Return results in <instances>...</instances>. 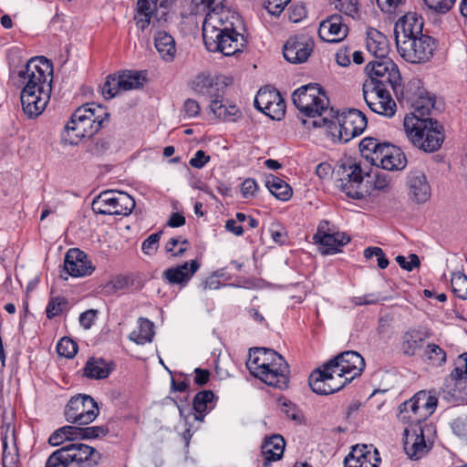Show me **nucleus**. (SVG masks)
Wrapping results in <instances>:
<instances>
[{
  "instance_id": "f257e3e1",
  "label": "nucleus",
  "mask_w": 467,
  "mask_h": 467,
  "mask_svg": "<svg viewBox=\"0 0 467 467\" xmlns=\"http://www.w3.org/2000/svg\"><path fill=\"white\" fill-rule=\"evenodd\" d=\"M373 72H367L368 79L363 84V97L371 111L387 118L394 116L397 106L391 95V88L398 99L404 98L401 77L396 64L378 65Z\"/></svg>"
},
{
  "instance_id": "f03ea898",
  "label": "nucleus",
  "mask_w": 467,
  "mask_h": 467,
  "mask_svg": "<svg viewBox=\"0 0 467 467\" xmlns=\"http://www.w3.org/2000/svg\"><path fill=\"white\" fill-rule=\"evenodd\" d=\"M52 63L44 57L31 58L18 72L24 88L20 100L23 111L29 118H36L46 109L51 90Z\"/></svg>"
},
{
  "instance_id": "7ed1b4c3",
  "label": "nucleus",
  "mask_w": 467,
  "mask_h": 467,
  "mask_svg": "<svg viewBox=\"0 0 467 467\" xmlns=\"http://www.w3.org/2000/svg\"><path fill=\"white\" fill-rule=\"evenodd\" d=\"M246 367L250 373L266 385L286 389L289 384V365L274 349L255 348L249 350Z\"/></svg>"
},
{
  "instance_id": "20e7f679",
  "label": "nucleus",
  "mask_w": 467,
  "mask_h": 467,
  "mask_svg": "<svg viewBox=\"0 0 467 467\" xmlns=\"http://www.w3.org/2000/svg\"><path fill=\"white\" fill-rule=\"evenodd\" d=\"M292 100L296 109L312 119L303 120L307 127H330L333 120L323 117L328 110L329 100L323 88L317 83H309L296 89L292 94Z\"/></svg>"
},
{
  "instance_id": "39448f33",
  "label": "nucleus",
  "mask_w": 467,
  "mask_h": 467,
  "mask_svg": "<svg viewBox=\"0 0 467 467\" xmlns=\"http://www.w3.org/2000/svg\"><path fill=\"white\" fill-rule=\"evenodd\" d=\"M403 127L412 145L424 152L437 151L445 139L443 127L432 118L420 119L406 116Z\"/></svg>"
},
{
  "instance_id": "423d86ee",
  "label": "nucleus",
  "mask_w": 467,
  "mask_h": 467,
  "mask_svg": "<svg viewBox=\"0 0 467 467\" xmlns=\"http://www.w3.org/2000/svg\"><path fill=\"white\" fill-rule=\"evenodd\" d=\"M105 109L95 103H88L78 108L65 126L70 144H77L82 138H90L97 133L108 117Z\"/></svg>"
},
{
  "instance_id": "0eeeda50",
  "label": "nucleus",
  "mask_w": 467,
  "mask_h": 467,
  "mask_svg": "<svg viewBox=\"0 0 467 467\" xmlns=\"http://www.w3.org/2000/svg\"><path fill=\"white\" fill-rule=\"evenodd\" d=\"M192 89L197 94L209 99L210 109L217 118L230 121L234 120L235 118L241 115L236 105L223 100V89L219 88V84L210 76L204 74L198 75L192 81Z\"/></svg>"
},
{
  "instance_id": "6e6552de",
  "label": "nucleus",
  "mask_w": 467,
  "mask_h": 467,
  "mask_svg": "<svg viewBox=\"0 0 467 467\" xmlns=\"http://www.w3.org/2000/svg\"><path fill=\"white\" fill-rule=\"evenodd\" d=\"M225 0H192V5L197 12H205V17L202 22V32L208 36V39L215 37V33L223 30L236 29L233 19L230 17V11L225 8L223 3ZM214 39V38H213ZM213 42V40H212Z\"/></svg>"
},
{
  "instance_id": "1a4fd4ad",
  "label": "nucleus",
  "mask_w": 467,
  "mask_h": 467,
  "mask_svg": "<svg viewBox=\"0 0 467 467\" xmlns=\"http://www.w3.org/2000/svg\"><path fill=\"white\" fill-rule=\"evenodd\" d=\"M134 199L128 193L108 190L101 192L92 202L91 208L95 213L104 215H123L131 213L135 208Z\"/></svg>"
},
{
  "instance_id": "9d476101",
  "label": "nucleus",
  "mask_w": 467,
  "mask_h": 467,
  "mask_svg": "<svg viewBox=\"0 0 467 467\" xmlns=\"http://www.w3.org/2000/svg\"><path fill=\"white\" fill-rule=\"evenodd\" d=\"M400 56L412 64L425 63L433 56L436 47L434 39L428 35H421L396 42Z\"/></svg>"
},
{
  "instance_id": "9b49d317",
  "label": "nucleus",
  "mask_w": 467,
  "mask_h": 467,
  "mask_svg": "<svg viewBox=\"0 0 467 467\" xmlns=\"http://www.w3.org/2000/svg\"><path fill=\"white\" fill-rule=\"evenodd\" d=\"M215 37L208 39L205 32H202V39L206 49L210 52H220L224 56H234L242 52L247 45L246 36L237 29L223 30L215 33Z\"/></svg>"
},
{
  "instance_id": "f8f14e48",
  "label": "nucleus",
  "mask_w": 467,
  "mask_h": 467,
  "mask_svg": "<svg viewBox=\"0 0 467 467\" xmlns=\"http://www.w3.org/2000/svg\"><path fill=\"white\" fill-rule=\"evenodd\" d=\"M341 178L338 181V188L349 198L361 200L368 195V189L363 184L365 172L359 163L348 161L344 163ZM366 175H368L366 172Z\"/></svg>"
},
{
  "instance_id": "ddd939ff",
  "label": "nucleus",
  "mask_w": 467,
  "mask_h": 467,
  "mask_svg": "<svg viewBox=\"0 0 467 467\" xmlns=\"http://www.w3.org/2000/svg\"><path fill=\"white\" fill-rule=\"evenodd\" d=\"M97 402L88 395L78 394L72 397L65 409L67 421L78 425L92 422L99 415Z\"/></svg>"
},
{
  "instance_id": "4468645a",
  "label": "nucleus",
  "mask_w": 467,
  "mask_h": 467,
  "mask_svg": "<svg viewBox=\"0 0 467 467\" xmlns=\"http://www.w3.org/2000/svg\"><path fill=\"white\" fill-rule=\"evenodd\" d=\"M367 118L363 112L356 109H350L343 112L337 118L338 139L342 142H348L353 138L359 136L367 127ZM332 124L330 125V127Z\"/></svg>"
},
{
  "instance_id": "2eb2a0df",
  "label": "nucleus",
  "mask_w": 467,
  "mask_h": 467,
  "mask_svg": "<svg viewBox=\"0 0 467 467\" xmlns=\"http://www.w3.org/2000/svg\"><path fill=\"white\" fill-rule=\"evenodd\" d=\"M328 368L337 376H344L352 381L365 368L364 358L356 351H345L329 360Z\"/></svg>"
},
{
  "instance_id": "dca6fc26",
  "label": "nucleus",
  "mask_w": 467,
  "mask_h": 467,
  "mask_svg": "<svg viewBox=\"0 0 467 467\" xmlns=\"http://www.w3.org/2000/svg\"><path fill=\"white\" fill-rule=\"evenodd\" d=\"M366 46L368 51L374 57V60L369 61L366 66L367 72H373L376 66H386L387 63L395 64L389 57V42L385 35L375 28H369L367 32Z\"/></svg>"
},
{
  "instance_id": "f3484780",
  "label": "nucleus",
  "mask_w": 467,
  "mask_h": 467,
  "mask_svg": "<svg viewBox=\"0 0 467 467\" xmlns=\"http://www.w3.org/2000/svg\"><path fill=\"white\" fill-rule=\"evenodd\" d=\"M314 49V40L306 34L290 36L284 45V57L290 63L300 64L307 60Z\"/></svg>"
},
{
  "instance_id": "a211bd4d",
  "label": "nucleus",
  "mask_w": 467,
  "mask_h": 467,
  "mask_svg": "<svg viewBox=\"0 0 467 467\" xmlns=\"http://www.w3.org/2000/svg\"><path fill=\"white\" fill-rule=\"evenodd\" d=\"M431 431V426L427 424L405 429L404 451L410 459L419 460L429 451L431 446L425 441V432Z\"/></svg>"
},
{
  "instance_id": "6ab92c4d",
  "label": "nucleus",
  "mask_w": 467,
  "mask_h": 467,
  "mask_svg": "<svg viewBox=\"0 0 467 467\" xmlns=\"http://www.w3.org/2000/svg\"><path fill=\"white\" fill-rule=\"evenodd\" d=\"M406 192L408 199L416 204L425 203L430 199L431 185L422 171L413 170L407 174Z\"/></svg>"
},
{
  "instance_id": "aec40b11",
  "label": "nucleus",
  "mask_w": 467,
  "mask_h": 467,
  "mask_svg": "<svg viewBox=\"0 0 467 467\" xmlns=\"http://www.w3.org/2000/svg\"><path fill=\"white\" fill-rule=\"evenodd\" d=\"M64 269L72 277H82L91 275L95 266L83 251L71 248L65 255Z\"/></svg>"
},
{
  "instance_id": "412c9836",
  "label": "nucleus",
  "mask_w": 467,
  "mask_h": 467,
  "mask_svg": "<svg viewBox=\"0 0 467 467\" xmlns=\"http://www.w3.org/2000/svg\"><path fill=\"white\" fill-rule=\"evenodd\" d=\"M380 458L372 445H356L344 460L345 467H379Z\"/></svg>"
},
{
  "instance_id": "4be33fe9",
  "label": "nucleus",
  "mask_w": 467,
  "mask_h": 467,
  "mask_svg": "<svg viewBox=\"0 0 467 467\" xmlns=\"http://www.w3.org/2000/svg\"><path fill=\"white\" fill-rule=\"evenodd\" d=\"M348 27L340 15H332L322 21L318 28V36L325 42L337 43L345 39Z\"/></svg>"
},
{
  "instance_id": "5701e85b",
  "label": "nucleus",
  "mask_w": 467,
  "mask_h": 467,
  "mask_svg": "<svg viewBox=\"0 0 467 467\" xmlns=\"http://www.w3.org/2000/svg\"><path fill=\"white\" fill-rule=\"evenodd\" d=\"M423 18L417 13L410 12L403 17L400 18L395 24L394 35L395 42L402 39H407L418 36L424 35Z\"/></svg>"
},
{
  "instance_id": "b1692460",
  "label": "nucleus",
  "mask_w": 467,
  "mask_h": 467,
  "mask_svg": "<svg viewBox=\"0 0 467 467\" xmlns=\"http://www.w3.org/2000/svg\"><path fill=\"white\" fill-rule=\"evenodd\" d=\"M411 412L416 414V421L429 418L436 410L438 404V398L435 393L431 391L420 390L411 399L410 403Z\"/></svg>"
},
{
  "instance_id": "393cba45",
  "label": "nucleus",
  "mask_w": 467,
  "mask_h": 467,
  "mask_svg": "<svg viewBox=\"0 0 467 467\" xmlns=\"http://www.w3.org/2000/svg\"><path fill=\"white\" fill-rule=\"evenodd\" d=\"M410 102L412 112L406 116H414L420 119H427L430 118L431 111L435 109V98L430 95L426 90H419L413 95H410L407 90L404 93V98Z\"/></svg>"
},
{
  "instance_id": "a878e982",
  "label": "nucleus",
  "mask_w": 467,
  "mask_h": 467,
  "mask_svg": "<svg viewBox=\"0 0 467 467\" xmlns=\"http://www.w3.org/2000/svg\"><path fill=\"white\" fill-rule=\"evenodd\" d=\"M72 464L76 467H93L100 460V453L93 447L84 443L67 445Z\"/></svg>"
},
{
  "instance_id": "bb28decb",
  "label": "nucleus",
  "mask_w": 467,
  "mask_h": 467,
  "mask_svg": "<svg viewBox=\"0 0 467 467\" xmlns=\"http://www.w3.org/2000/svg\"><path fill=\"white\" fill-rule=\"evenodd\" d=\"M406 165L407 158L404 152L400 148L387 143L386 147H383V150L379 152V160L374 166L387 171H400Z\"/></svg>"
},
{
  "instance_id": "cd10ccee",
  "label": "nucleus",
  "mask_w": 467,
  "mask_h": 467,
  "mask_svg": "<svg viewBox=\"0 0 467 467\" xmlns=\"http://www.w3.org/2000/svg\"><path fill=\"white\" fill-rule=\"evenodd\" d=\"M199 268L200 264L196 260H192L166 269L162 274V277L170 284H186Z\"/></svg>"
},
{
  "instance_id": "c85d7f7f",
  "label": "nucleus",
  "mask_w": 467,
  "mask_h": 467,
  "mask_svg": "<svg viewBox=\"0 0 467 467\" xmlns=\"http://www.w3.org/2000/svg\"><path fill=\"white\" fill-rule=\"evenodd\" d=\"M285 446V442L281 435L266 437L261 447L264 456L263 467H268L272 462L279 461L284 454Z\"/></svg>"
},
{
  "instance_id": "c756f323",
  "label": "nucleus",
  "mask_w": 467,
  "mask_h": 467,
  "mask_svg": "<svg viewBox=\"0 0 467 467\" xmlns=\"http://www.w3.org/2000/svg\"><path fill=\"white\" fill-rule=\"evenodd\" d=\"M215 403L216 398L212 390L197 392L192 400V409L196 412L193 420L202 421L205 415L215 407Z\"/></svg>"
},
{
  "instance_id": "7c9ffc66",
  "label": "nucleus",
  "mask_w": 467,
  "mask_h": 467,
  "mask_svg": "<svg viewBox=\"0 0 467 467\" xmlns=\"http://www.w3.org/2000/svg\"><path fill=\"white\" fill-rule=\"evenodd\" d=\"M333 377L327 373L326 364L323 368L313 371L308 379L311 389L317 394L328 395L335 393L336 386H328L327 380H332Z\"/></svg>"
},
{
  "instance_id": "2f4dec72",
  "label": "nucleus",
  "mask_w": 467,
  "mask_h": 467,
  "mask_svg": "<svg viewBox=\"0 0 467 467\" xmlns=\"http://www.w3.org/2000/svg\"><path fill=\"white\" fill-rule=\"evenodd\" d=\"M349 241V236L345 233L334 231L329 234L324 235V237L316 244L320 245L319 249L321 254H333L337 253L340 247L347 244Z\"/></svg>"
},
{
  "instance_id": "473e14b6",
  "label": "nucleus",
  "mask_w": 467,
  "mask_h": 467,
  "mask_svg": "<svg viewBox=\"0 0 467 467\" xmlns=\"http://www.w3.org/2000/svg\"><path fill=\"white\" fill-rule=\"evenodd\" d=\"M154 42L155 47L161 58L166 62L173 61L176 55L175 41L173 37L164 31H159L155 35Z\"/></svg>"
},
{
  "instance_id": "72a5a7b5",
  "label": "nucleus",
  "mask_w": 467,
  "mask_h": 467,
  "mask_svg": "<svg viewBox=\"0 0 467 467\" xmlns=\"http://www.w3.org/2000/svg\"><path fill=\"white\" fill-rule=\"evenodd\" d=\"M154 324L147 318L138 319V327L130 334V340L139 345L150 343L154 337Z\"/></svg>"
},
{
  "instance_id": "f704fd0d",
  "label": "nucleus",
  "mask_w": 467,
  "mask_h": 467,
  "mask_svg": "<svg viewBox=\"0 0 467 467\" xmlns=\"http://www.w3.org/2000/svg\"><path fill=\"white\" fill-rule=\"evenodd\" d=\"M265 186L270 192L280 201H288L292 194V188L284 180L270 174L265 179Z\"/></svg>"
},
{
  "instance_id": "c9c22d12",
  "label": "nucleus",
  "mask_w": 467,
  "mask_h": 467,
  "mask_svg": "<svg viewBox=\"0 0 467 467\" xmlns=\"http://www.w3.org/2000/svg\"><path fill=\"white\" fill-rule=\"evenodd\" d=\"M425 336L418 329H410L402 336L401 350L408 357L414 356L421 348Z\"/></svg>"
},
{
  "instance_id": "e433bc0d",
  "label": "nucleus",
  "mask_w": 467,
  "mask_h": 467,
  "mask_svg": "<svg viewBox=\"0 0 467 467\" xmlns=\"http://www.w3.org/2000/svg\"><path fill=\"white\" fill-rule=\"evenodd\" d=\"M386 144L380 143L377 139L368 137L360 141L359 150L362 156L374 166L379 160V152L383 150Z\"/></svg>"
},
{
  "instance_id": "4c0bfd02",
  "label": "nucleus",
  "mask_w": 467,
  "mask_h": 467,
  "mask_svg": "<svg viewBox=\"0 0 467 467\" xmlns=\"http://www.w3.org/2000/svg\"><path fill=\"white\" fill-rule=\"evenodd\" d=\"M110 368L102 358H90L85 365L84 375L89 379H102L109 377Z\"/></svg>"
},
{
  "instance_id": "58836bf2",
  "label": "nucleus",
  "mask_w": 467,
  "mask_h": 467,
  "mask_svg": "<svg viewBox=\"0 0 467 467\" xmlns=\"http://www.w3.org/2000/svg\"><path fill=\"white\" fill-rule=\"evenodd\" d=\"M116 78L119 82V88L124 91L140 88L145 81V76L139 71H124Z\"/></svg>"
},
{
  "instance_id": "ea45409f",
  "label": "nucleus",
  "mask_w": 467,
  "mask_h": 467,
  "mask_svg": "<svg viewBox=\"0 0 467 467\" xmlns=\"http://www.w3.org/2000/svg\"><path fill=\"white\" fill-rule=\"evenodd\" d=\"M78 439V427L64 426L55 431L48 439V443L52 446H58L65 441H74Z\"/></svg>"
},
{
  "instance_id": "a19ab883",
  "label": "nucleus",
  "mask_w": 467,
  "mask_h": 467,
  "mask_svg": "<svg viewBox=\"0 0 467 467\" xmlns=\"http://www.w3.org/2000/svg\"><path fill=\"white\" fill-rule=\"evenodd\" d=\"M72 465L70 455L66 445L56 450L49 455L45 467H70Z\"/></svg>"
},
{
  "instance_id": "79ce46f5",
  "label": "nucleus",
  "mask_w": 467,
  "mask_h": 467,
  "mask_svg": "<svg viewBox=\"0 0 467 467\" xmlns=\"http://www.w3.org/2000/svg\"><path fill=\"white\" fill-rule=\"evenodd\" d=\"M280 95V93L274 89L269 88H261L255 98H254V107L260 110L264 111L267 107H269L270 103L272 101H275V99H277V97Z\"/></svg>"
},
{
  "instance_id": "37998d69",
  "label": "nucleus",
  "mask_w": 467,
  "mask_h": 467,
  "mask_svg": "<svg viewBox=\"0 0 467 467\" xmlns=\"http://www.w3.org/2000/svg\"><path fill=\"white\" fill-rule=\"evenodd\" d=\"M453 294L460 299H467V276L461 273H453L451 278Z\"/></svg>"
},
{
  "instance_id": "c03bdc74",
  "label": "nucleus",
  "mask_w": 467,
  "mask_h": 467,
  "mask_svg": "<svg viewBox=\"0 0 467 467\" xmlns=\"http://www.w3.org/2000/svg\"><path fill=\"white\" fill-rule=\"evenodd\" d=\"M67 307V300L62 296L51 297L46 307V314L48 319H52L62 314Z\"/></svg>"
},
{
  "instance_id": "a18cd8bd",
  "label": "nucleus",
  "mask_w": 467,
  "mask_h": 467,
  "mask_svg": "<svg viewBox=\"0 0 467 467\" xmlns=\"http://www.w3.org/2000/svg\"><path fill=\"white\" fill-rule=\"evenodd\" d=\"M424 356L436 366H441L446 361L445 351L436 344L427 345Z\"/></svg>"
},
{
  "instance_id": "49530a36",
  "label": "nucleus",
  "mask_w": 467,
  "mask_h": 467,
  "mask_svg": "<svg viewBox=\"0 0 467 467\" xmlns=\"http://www.w3.org/2000/svg\"><path fill=\"white\" fill-rule=\"evenodd\" d=\"M57 352L60 357L72 358L78 352V345L69 337H62L57 345Z\"/></svg>"
},
{
  "instance_id": "de8ad7c7",
  "label": "nucleus",
  "mask_w": 467,
  "mask_h": 467,
  "mask_svg": "<svg viewBox=\"0 0 467 467\" xmlns=\"http://www.w3.org/2000/svg\"><path fill=\"white\" fill-rule=\"evenodd\" d=\"M285 103L281 95L277 97V99L272 101L263 113L269 116L273 119H281L285 116Z\"/></svg>"
},
{
  "instance_id": "09e8293b",
  "label": "nucleus",
  "mask_w": 467,
  "mask_h": 467,
  "mask_svg": "<svg viewBox=\"0 0 467 467\" xmlns=\"http://www.w3.org/2000/svg\"><path fill=\"white\" fill-rule=\"evenodd\" d=\"M78 432L79 439H96L107 435L109 428L104 426L78 428Z\"/></svg>"
},
{
  "instance_id": "8fccbe9b",
  "label": "nucleus",
  "mask_w": 467,
  "mask_h": 467,
  "mask_svg": "<svg viewBox=\"0 0 467 467\" xmlns=\"http://www.w3.org/2000/svg\"><path fill=\"white\" fill-rule=\"evenodd\" d=\"M121 90L119 88V82L115 76H109L105 83L101 87V93L106 99L114 98L118 92Z\"/></svg>"
},
{
  "instance_id": "3c124183",
  "label": "nucleus",
  "mask_w": 467,
  "mask_h": 467,
  "mask_svg": "<svg viewBox=\"0 0 467 467\" xmlns=\"http://www.w3.org/2000/svg\"><path fill=\"white\" fill-rule=\"evenodd\" d=\"M364 256L367 259H370L373 256L377 257L378 266L380 269H385L388 267L389 262L386 257L383 250L379 247H368L364 250Z\"/></svg>"
},
{
  "instance_id": "603ef678",
  "label": "nucleus",
  "mask_w": 467,
  "mask_h": 467,
  "mask_svg": "<svg viewBox=\"0 0 467 467\" xmlns=\"http://www.w3.org/2000/svg\"><path fill=\"white\" fill-rule=\"evenodd\" d=\"M456 0H423L428 8L439 14L447 13L454 5Z\"/></svg>"
},
{
  "instance_id": "864d4df0",
  "label": "nucleus",
  "mask_w": 467,
  "mask_h": 467,
  "mask_svg": "<svg viewBox=\"0 0 467 467\" xmlns=\"http://www.w3.org/2000/svg\"><path fill=\"white\" fill-rule=\"evenodd\" d=\"M336 7L345 15L355 17L358 13V0H336Z\"/></svg>"
},
{
  "instance_id": "5fc2aeb1",
  "label": "nucleus",
  "mask_w": 467,
  "mask_h": 467,
  "mask_svg": "<svg viewBox=\"0 0 467 467\" xmlns=\"http://www.w3.org/2000/svg\"><path fill=\"white\" fill-rule=\"evenodd\" d=\"M161 234L162 231L151 234L147 239L143 241L141 249L144 254H152L157 251Z\"/></svg>"
},
{
  "instance_id": "6e6d98bb",
  "label": "nucleus",
  "mask_w": 467,
  "mask_h": 467,
  "mask_svg": "<svg viewBox=\"0 0 467 467\" xmlns=\"http://www.w3.org/2000/svg\"><path fill=\"white\" fill-rule=\"evenodd\" d=\"M176 244H180V247L176 252H174L173 255L181 256L187 250V246H188L189 243L186 239H182V237L171 238L165 245L166 252L167 253L173 252L174 248L176 247Z\"/></svg>"
},
{
  "instance_id": "4d7b16f0",
  "label": "nucleus",
  "mask_w": 467,
  "mask_h": 467,
  "mask_svg": "<svg viewBox=\"0 0 467 467\" xmlns=\"http://www.w3.org/2000/svg\"><path fill=\"white\" fill-rule=\"evenodd\" d=\"M452 432L467 441V416L459 417L451 423Z\"/></svg>"
},
{
  "instance_id": "13d9d810",
  "label": "nucleus",
  "mask_w": 467,
  "mask_h": 467,
  "mask_svg": "<svg viewBox=\"0 0 467 467\" xmlns=\"http://www.w3.org/2000/svg\"><path fill=\"white\" fill-rule=\"evenodd\" d=\"M410 261L403 255H398L395 260L399 265L407 271H412L414 268L420 266V262L417 254H411L409 256Z\"/></svg>"
},
{
  "instance_id": "bf43d9fd",
  "label": "nucleus",
  "mask_w": 467,
  "mask_h": 467,
  "mask_svg": "<svg viewBox=\"0 0 467 467\" xmlns=\"http://www.w3.org/2000/svg\"><path fill=\"white\" fill-rule=\"evenodd\" d=\"M291 0H265V8L272 15H280Z\"/></svg>"
},
{
  "instance_id": "052dcab7",
  "label": "nucleus",
  "mask_w": 467,
  "mask_h": 467,
  "mask_svg": "<svg viewBox=\"0 0 467 467\" xmlns=\"http://www.w3.org/2000/svg\"><path fill=\"white\" fill-rule=\"evenodd\" d=\"M408 403H410V399L399 406L398 418L403 422L416 421V414L411 412V407Z\"/></svg>"
},
{
  "instance_id": "680f3d73",
  "label": "nucleus",
  "mask_w": 467,
  "mask_h": 467,
  "mask_svg": "<svg viewBox=\"0 0 467 467\" xmlns=\"http://www.w3.org/2000/svg\"><path fill=\"white\" fill-rule=\"evenodd\" d=\"M307 15L306 8L304 5H293L289 8V20L297 23L305 18Z\"/></svg>"
},
{
  "instance_id": "e2e57ef3",
  "label": "nucleus",
  "mask_w": 467,
  "mask_h": 467,
  "mask_svg": "<svg viewBox=\"0 0 467 467\" xmlns=\"http://www.w3.org/2000/svg\"><path fill=\"white\" fill-rule=\"evenodd\" d=\"M258 189L255 180L252 178L245 179L241 185V192L244 198L254 196Z\"/></svg>"
},
{
  "instance_id": "0e129e2a",
  "label": "nucleus",
  "mask_w": 467,
  "mask_h": 467,
  "mask_svg": "<svg viewBox=\"0 0 467 467\" xmlns=\"http://www.w3.org/2000/svg\"><path fill=\"white\" fill-rule=\"evenodd\" d=\"M98 311L95 309H88L80 314L79 316V324L84 329H89L96 317H97Z\"/></svg>"
},
{
  "instance_id": "69168bd1",
  "label": "nucleus",
  "mask_w": 467,
  "mask_h": 467,
  "mask_svg": "<svg viewBox=\"0 0 467 467\" xmlns=\"http://www.w3.org/2000/svg\"><path fill=\"white\" fill-rule=\"evenodd\" d=\"M200 109H201L199 103L196 100L191 99L185 100L183 105V112L188 118H194L198 116Z\"/></svg>"
},
{
  "instance_id": "338daca9",
  "label": "nucleus",
  "mask_w": 467,
  "mask_h": 467,
  "mask_svg": "<svg viewBox=\"0 0 467 467\" xmlns=\"http://www.w3.org/2000/svg\"><path fill=\"white\" fill-rule=\"evenodd\" d=\"M335 230L330 227V223L327 220H323L319 223L317 233L313 235L314 243L324 237V235L333 233Z\"/></svg>"
},
{
  "instance_id": "774afa93",
  "label": "nucleus",
  "mask_w": 467,
  "mask_h": 467,
  "mask_svg": "<svg viewBox=\"0 0 467 467\" xmlns=\"http://www.w3.org/2000/svg\"><path fill=\"white\" fill-rule=\"evenodd\" d=\"M210 160V157L205 154L203 150H198L194 156L190 160V165L193 168H202Z\"/></svg>"
}]
</instances>
